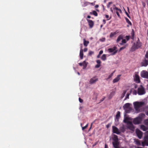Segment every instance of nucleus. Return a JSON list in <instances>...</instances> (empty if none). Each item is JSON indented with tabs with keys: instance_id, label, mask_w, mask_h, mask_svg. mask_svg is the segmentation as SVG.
<instances>
[{
	"instance_id": "16",
	"label": "nucleus",
	"mask_w": 148,
	"mask_h": 148,
	"mask_svg": "<svg viewBox=\"0 0 148 148\" xmlns=\"http://www.w3.org/2000/svg\"><path fill=\"white\" fill-rule=\"evenodd\" d=\"M87 21L88 22V24L90 27V28H92L94 25V23L91 20L88 19H87Z\"/></svg>"
},
{
	"instance_id": "10",
	"label": "nucleus",
	"mask_w": 148,
	"mask_h": 148,
	"mask_svg": "<svg viewBox=\"0 0 148 148\" xmlns=\"http://www.w3.org/2000/svg\"><path fill=\"white\" fill-rule=\"evenodd\" d=\"M98 80V79L95 77L91 78L89 81L90 83L91 84H95Z\"/></svg>"
},
{
	"instance_id": "49",
	"label": "nucleus",
	"mask_w": 148,
	"mask_h": 148,
	"mask_svg": "<svg viewBox=\"0 0 148 148\" xmlns=\"http://www.w3.org/2000/svg\"><path fill=\"white\" fill-rule=\"evenodd\" d=\"M119 11H118V12H116V13L118 16L119 17H120V16L119 13Z\"/></svg>"
},
{
	"instance_id": "46",
	"label": "nucleus",
	"mask_w": 148,
	"mask_h": 148,
	"mask_svg": "<svg viewBox=\"0 0 148 148\" xmlns=\"http://www.w3.org/2000/svg\"><path fill=\"white\" fill-rule=\"evenodd\" d=\"M100 41H102V42H103L105 40V38H102L101 39H100Z\"/></svg>"
},
{
	"instance_id": "25",
	"label": "nucleus",
	"mask_w": 148,
	"mask_h": 148,
	"mask_svg": "<svg viewBox=\"0 0 148 148\" xmlns=\"http://www.w3.org/2000/svg\"><path fill=\"white\" fill-rule=\"evenodd\" d=\"M83 41L84 45L85 47L87 46L89 43V41H86L85 38L83 39Z\"/></svg>"
},
{
	"instance_id": "6",
	"label": "nucleus",
	"mask_w": 148,
	"mask_h": 148,
	"mask_svg": "<svg viewBox=\"0 0 148 148\" xmlns=\"http://www.w3.org/2000/svg\"><path fill=\"white\" fill-rule=\"evenodd\" d=\"M145 91L144 88L142 86L138 88V93L139 95H141L145 94Z\"/></svg>"
},
{
	"instance_id": "55",
	"label": "nucleus",
	"mask_w": 148,
	"mask_h": 148,
	"mask_svg": "<svg viewBox=\"0 0 148 148\" xmlns=\"http://www.w3.org/2000/svg\"><path fill=\"white\" fill-rule=\"evenodd\" d=\"M125 13H126V14L127 15V16L129 17V18H130V17L129 16V15L127 13V12H125Z\"/></svg>"
},
{
	"instance_id": "3",
	"label": "nucleus",
	"mask_w": 148,
	"mask_h": 148,
	"mask_svg": "<svg viewBox=\"0 0 148 148\" xmlns=\"http://www.w3.org/2000/svg\"><path fill=\"white\" fill-rule=\"evenodd\" d=\"M131 105V104L127 103H125L123 106V108L126 113L129 112L131 110L132 108L130 106Z\"/></svg>"
},
{
	"instance_id": "27",
	"label": "nucleus",
	"mask_w": 148,
	"mask_h": 148,
	"mask_svg": "<svg viewBox=\"0 0 148 148\" xmlns=\"http://www.w3.org/2000/svg\"><path fill=\"white\" fill-rule=\"evenodd\" d=\"M88 63H87L85 61H84L82 62V66H83V69H85L87 66Z\"/></svg>"
},
{
	"instance_id": "26",
	"label": "nucleus",
	"mask_w": 148,
	"mask_h": 148,
	"mask_svg": "<svg viewBox=\"0 0 148 148\" xmlns=\"http://www.w3.org/2000/svg\"><path fill=\"white\" fill-rule=\"evenodd\" d=\"M140 128L142 130L144 131H146L147 130V128L145 126L143 125H141L140 126Z\"/></svg>"
},
{
	"instance_id": "37",
	"label": "nucleus",
	"mask_w": 148,
	"mask_h": 148,
	"mask_svg": "<svg viewBox=\"0 0 148 148\" xmlns=\"http://www.w3.org/2000/svg\"><path fill=\"white\" fill-rule=\"evenodd\" d=\"M120 116V113L119 112H118L117 114L116 115V118H118Z\"/></svg>"
},
{
	"instance_id": "12",
	"label": "nucleus",
	"mask_w": 148,
	"mask_h": 148,
	"mask_svg": "<svg viewBox=\"0 0 148 148\" xmlns=\"http://www.w3.org/2000/svg\"><path fill=\"white\" fill-rule=\"evenodd\" d=\"M127 127L132 130H133L134 129V126L132 122L127 124Z\"/></svg>"
},
{
	"instance_id": "20",
	"label": "nucleus",
	"mask_w": 148,
	"mask_h": 148,
	"mask_svg": "<svg viewBox=\"0 0 148 148\" xmlns=\"http://www.w3.org/2000/svg\"><path fill=\"white\" fill-rule=\"evenodd\" d=\"M113 9L114 12L116 13V12H118V11H119L120 12H121V9H119L116 7H115L114 6V7L113 8Z\"/></svg>"
},
{
	"instance_id": "19",
	"label": "nucleus",
	"mask_w": 148,
	"mask_h": 148,
	"mask_svg": "<svg viewBox=\"0 0 148 148\" xmlns=\"http://www.w3.org/2000/svg\"><path fill=\"white\" fill-rule=\"evenodd\" d=\"M115 94V92L114 91H112L108 96V97L109 99H111L112 97Z\"/></svg>"
},
{
	"instance_id": "52",
	"label": "nucleus",
	"mask_w": 148,
	"mask_h": 148,
	"mask_svg": "<svg viewBox=\"0 0 148 148\" xmlns=\"http://www.w3.org/2000/svg\"><path fill=\"white\" fill-rule=\"evenodd\" d=\"M145 57L146 58H148V51L146 53V54L145 55Z\"/></svg>"
},
{
	"instance_id": "31",
	"label": "nucleus",
	"mask_w": 148,
	"mask_h": 148,
	"mask_svg": "<svg viewBox=\"0 0 148 148\" xmlns=\"http://www.w3.org/2000/svg\"><path fill=\"white\" fill-rule=\"evenodd\" d=\"M113 75V73L110 74L109 75H108V77L106 79V80H108L110 78H111L112 77V76Z\"/></svg>"
},
{
	"instance_id": "13",
	"label": "nucleus",
	"mask_w": 148,
	"mask_h": 148,
	"mask_svg": "<svg viewBox=\"0 0 148 148\" xmlns=\"http://www.w3.org/2000/svg\"><path fill=\"white\" fill-rule=\"evenodd\" d=\"M132 120L131 118L127 116L123 120V121L124 122L126 123L127 124H128L129 123L131 122Z\"/></svg>"
},
{
	"instance_id": "38",
	"label": "nucleus",
	"mask_w": 148,
	"mask_h": 148,
	"mask_svg": "<svg viewBox=\"0 0 148 148\" xmlns=\"http://www.w3.org/2000/svg\"><path fill=\"white\" fill-rule=\"evenodd\" d=\"M88 126V124H87L85 126L82 127V130H84L85 129H86Z\"/></svg>"
},
{
	"instance_id": "48",
	"label": "nucleus",
	"mask_w": 148,
	"mask_h": 148,
	"mask_svg": "<svg viewBox=\"0 0 148 148\" xmlns=\"http://www.w3.org/2000/svg\"><path fill=\"white\" fill-rule=\"evenodd\" d=\"M125 48V47H121V48L120 49L119 51H121L122 50H123V49H124Z\"/></svg>"
},
{
	"instance_id": "56",
	"label": "nucleus",
	"mask_w": 148,
	"mask_h": 148,
	"mask_svg": "<svg viewBox=\"0 0 148 148\" xmlns=\"http://www.w3.org/2000/svg\"><path fill=\"white\" fill-rule=\"evenodd\" d=\"M79 64L80 66H82V63H79Z\"/></svg>"
},
{
	"instance_id": "43",
	"label": "nucleus",
	"mask_w": 148,
	"mask_h": 148,
	"mask_svg": "<svg viewBox=\"0 0 148 148\" xmlns=\"http://www.w3.org/2000/svg\"><path fill=\"white\" fill-rule=\"evenodd\" d=\"M96 62L98 64H99L101 63V61L99 60H97Z\"/></svg>"
},
{
	"instance_id": "64",
	"label": "nucleus",
	"mask_w": 148,
	"mask_h": 148,
	"mask_svg": "<svg viewBox=\"0 0 148 148\" xmlns=\"http://www.w3.org/2000/svg\"><path fill=\"white\" fill-rule=\"evenodd\" d=\"M146 114L148 116V111L146 112Z\"/></svg>"
},
{
	"instance_id": "18",
	"label": "nucleus",
	"mask_w": 148,
	"mask_h": 148,
	"mask_svg": "<svg viewBox=\"0 0 148 148\" xmlns=\"http://www.w3.org/2000/svg\"><path fill=\"white\" fill-rule=\"evenodd\" d=\"M79 56L80 57V58L82 59L83 58V50L82 49V47H81L80 51V53Z\"/></svg>"
},
{
	"instance_id": "15",
	"label": "nucleus",
	"mask_w": 148,
	"mask_h": 148,
	"mask_svg": "<svg viewBox=\"0 0 148 148\" xmlns=\"http://www.w3.org/2000/svg\"><path fill=\"white\" fill-rule=\"evenodd\" d=\"M121 75H118L117 77L113 80V83H115L118 82L120 79V77Z\"/></svg>"
},
{
	"instance_id": "30",
	"label": "nucleus",
	"mask_w": 148,
	"mask_h": 148,
	"mask_svg": "<svg viewBox=\"0 0 148 148\" xmlns=\"http://www.w3.org/2000/svg\"><path fill=\"white\" fill-rule=\"evenodd\" d=\"M114 140L115 141H118V138L117 136H116V135H114Z\"/></svg>"
},
{
	"instance_id": "36",
	"label": "nucleus",
	"mask_w": 148,
	"mask_h": 148,
	"mask_svg": "<svg viewBox=\"0 0 148 148\" xmlns=\"http://www.w3.org/2000/svg\"><path fill=\"white\" fill-rule=\"evenodd\" d=\"M116 34L115 33V32L114 33H111L110 34V36L111 37H113L114 35H115Z\"/></svg>"
},
{
	"instance_id": "1",
	"label": "nucleus",
	"mask_w": 148,
	"mask_h": 148,
	"mask_svg": "<svg viewBox=\"0 0 148 148\" xmlns=\"http://www.w3.org/2000/svg\"><path fill=\"white\" fill-rule=\"evenodd\" d=\"M144 102H143L136 101L133 103L134 108L137 113L139 111V108L144 104Z\"/></svg>"
},
{
	"instance_id": "32",
	"label": "nucleus",
	"mask_w": 148,
	"mask_h": 148,
	"mask_svg": "<svg viewBox=\"0 0 148 148\" xmlns=\"http://www.w3.org/2000/svg\"><path fill=\"white\" fill-rule=\"evenodd\" d=\"M86 3H87V4H86L85 5H87L89 4L91 5H95V4L93 3L86 2Z\"/></svg>"
},
{
	"instance_id": "14",
	"label": "nucleus",
	"mask_w": 148,
	"mask_h": 148,
	"mask_svg": "<svg viewBox=\"0 0 148 148\" xmlns=\"http://www.w3.org/2000/svg\"><path fill=\"white\" fill-rule=\"evenodd\" d=\"M134 80L136 82L138 83L140 82L139 77V76L137 74H136L134 77Z\"/></svg>"
},
{
	"instance_id": "59",
	"label": "nucleus",
	"mask_w": 148,
	"mask_h": 148,
	"mask_svg": "<svg viewBox=\"0 0 148 148\" xmlns=\"http://www.w3.org/2000/svg\"><path fill=\"white\" fill-rule=\"evenodd\" d=\"M110 125H109V124H108L107 125L106 127L107 128H108L110 126Z\"/></svg>"
},
{
	"instance_id": "24",
	"label": "nucleus",
	"mask_w": 148,
	"mask_h": 148,
	"mask_svg": "<svg viewBox=\"0 0 148 148\" xmlns=\"http://www.w3.org/2000/svg\"><path fill=\"white\" fill-rule=\"evenodd\" d=\"M134 142L138 145H140V140L138 139H134Z\"/></svg>"
},
{
	"instance_id": "2",
	"label": "nucleus",
	"mask_w": 148,
	"mask_h": 148,
	"mask_svg": "<svg viewBox=\"0 0 148 148\" xmlns=\"http://www.w3.org/2000/svg\"><path fill=\"white\" fill-rule=\"evenodd\" d=\"M116 42L117 43L122 45L126 43V41L125 39H123V36L121 35L118 36L116 40Z\"/></svg>"
},
{
	"instance_id": "22",
	"label": "nucleus",
	"mask_w": 148,
	"mask_h": 148,
	"mask_svg": "<svg viewBox=\"0 0 148 148\" xmlns=\"http://www.w3.org/2000/svg\"><path fill=\"white\" fill-rule=\"evenodd\" d=\"M142 144L143 146H144L145 145H146L147 146L148 145V140L145 139V140L144 141H143L142 142Z\"/></svg>"
},
{
	"instance_id": "61",
	"label": "nucleus",
	"mask_w": 148,
	"mask_h": 148,
	"mask_svg": "<svg viewBox=\"0 0 148 148\" xmlns=\"http://www.w3.org/2000/svg\"><path fill=\"white\" fill-rule=\"evenodd\" d=\"M103 22L104 23V24H105L106 23V21L105 20H103Z\"/></svg>"
},
{
	"instance_id": "58",
	"label": "nucleus",
	"mask_w": 148,
	"mask_h": 148,
	"mask_svg": "<svg viewBox=\"0 0 148 148\" xmlns=\"http://www.w3.org/2000/svg\"><path fill=\"white\" fill-rule=\"evenodd\" d=\"M98 7H99V5H97L95 6V8H97Z\"/></svg>"
},
{
	"instance_id": "9",
	"label": "nucleus",
	"mask_w": 148,
	"mask_h": 148,
	"mask_svg": "<svg viewBox=\"0 0 148 148\" xmlns=\"http://www.w3.org/2000/svg\"><path fill=\"white\" fill-rule=\"evenodd\" d=\"M141 119L137 117L134 119L133 123L135 124H138L141 123Z\"/></svg>"
},
{
	"instance_id": "33",
	"label": "nucleus",
	"mask_w": 148,
	"mask_h": 148,
	"mask_svg": "<svg viewBox=\"0 0 148 148\" xmlns=\"http://www.w3.org/2000/svg\"><path fill=\"white\" fill-rule=\"evenodd\" d=\"M125 19L126 20V21L130 25H132L131 23V22L129 20V19L127 18H125Z\"/></svg>"
},
{
	"instance_id": "60",
	"label": "nucleus",
	"mask_w": 148,
	"mask_h": 148,
	"mask_svg": "<svg viewBox=\"0 0 148 148\" xmlns=\"http://www.w3.org/2000/svg\"><path fill=\"white\" fill-rule=\"evenodd\" d=\"M100 55H99H99H98L97 56V58H99L100 57Z\"/></svg>"
},
{
	"instance_id": "41",
	"label": "nucleus",
	"mask_w": 148,
	"mask_h": 148,
	"mask_svg": "<svg viewBox=\"0 0 148 148\" xmlns=\"http://www.w3.org/2000/svg\"><path fill=\"white\" fill-rule=\"evenodd\" d=\"M94 53V52L92 51H90L89 53V55H91Z\"/></svg>"
},
{
	"instance_id": "8",
	"label": "nucleus",
	"mask_w": 148,
	"mask_h": 148,
	"mask_svg": "<svg viewBox=\"0 0 148 148\" xmlns=\"http://www.w3.org/2000/svg\"><path fill=\"white\" fill-rule=\"evenodd\" d=\"M140 75L142 77L148 79V72L145 71H143L141 72Z\"/></svg>"
},
{
	"instance_id": "29",
	"label": "nucleus",
	"mask_w": 148,
	"mask_h": 148,
	"mask_svg": "<svg viewBox=\"0 0 148 148\" xmlns=\"http://www.w3.org/2000/svg\"><path fill=\"white\" fill-rule=\"evenodd\" d=\"M144 138L148 140V131L146 132Z\"/></svg>"
},
{
	"instance_id": "17",
	"label": "nucleus",
	"mask_w": 148,
	"mask_h": 148,
	"mask_svg": "<svg viewBox=\"0 0 148 148\" xmlns=\"http://www.w3.org/2000/svg\"><path fill=\"white\" fill-rule=\"evenodd\" d=\"M112 144L114 147L115 148H119V143L118 141H115L114 142L112 143Z\"/></svg>"
},
{
	"instance_id": "40",
	"label": "nucleus",
	"mask_w": 148,
	"mask_h": 148,
	"mask_svg": "<svg viewBox=\"0 0 148 148\" xmlns=\"http://www.w3.org/2000/svg\"><path fill=\"white\" fill-rule=\"evenodd\" d=\"M129 95H130V94L129 93H127V94L126 95V96L125 97V99H128Z\"/></svg>"
},
{
	"instance_id": "42",
	"label": "nucleus",
	"mask_w": 148,
	"mask_h": 148,
	"mask_svg": "<svg viewBox=\"0 0 148 148\" xmlns=\"http://www.w3.org/2000/svg\"><path fill=\"white\" fill-rule=\"evenodd\" d=\"M145 124L148 126V120H145Z\"/></svg>"
},
{
	"instance_id": "47",
	"label": "nucleus",
	"mask_w": 148,
	"mask_h": 148,
	"mask_svg": "<svg viewBox=\"0 0 148 148\" xmlns=\"http://www.w3.org/2000/svg\"><path fill=\"white\" fill-rule=\"evenodd\" d=\"M100 66V64H97L95 66V67L96 68H98Z\"/></svg>"
},
{
	"instance_id": "23",
	"label": "nucleus",
	"mask_w": 148,
	"mask_h": 148,
	"mask_svg": "<svg viewBox=\"0 0 148 148\" xmlns=\"http://www.w3.org/2000/svg\"><path fill=\"white\" fill-rule=\"evenodd\" d=\"M145 114L143 113H141L139 114L138 116L139 118H140L141 120L142 121V119L145 117Z\"/></svg>"
},
{
	"instance_id": "7",
	"label": "nucleus",
	"mask_w": 148,
	"mask_h": 148,
	"mask_svg": "<svg viewBox=\"0 0 148 148\" xmlns=\"http://www.w3.org/2000/svg\"><path fill=\"white\" fill-rule=\"evenodd\" d=\"M136 133L139 139H141L143 135V133L138 129H137L136 130Z\"/></svg>"
},
{
	"instance_id": "34",
	"label": "nucleus",
	"mask_w": 148,
	"mask_h": 148,
	"mask_svg": "<svg viewBox=\"0 0 148 148\" xmlns=\"http://www.w3.org/2000/svg\"><path fill=\"white\" fill-rule=\"evenodd\" d=\"M92 14L94 15L95 16H97V13L95 11H93Z\"/></svg>"
},
{
	"instance_id": "63",
	"label": "nucleus",
	"mask_w": 148,
	"mask_h": 148,
	"mask_svg": "<svg viewBox=\"0 0 148 148\" xmlns=\"http://www.w3.org/2000/svg\"><path fill=\"white\" fill-rule=\"evenodd\" d=\"M107 147H108V146H107V145L106 144H105V148H106Z\"/></svg>"
},
{
	"instance_id": "44",
	"label": "nucleus",
	"mask_w": 148,
	"mask_h": 148,
	"mask_svg": "<svg viewBox=\"0 0 148 148\" xmlns=\"http://www.w3.org/2000/svg\"><path fill=\"white\" fill-rule=\"evenodd\" d=\"M105 16H106V17L108 19H107L108 20H109L110 18H109V16L108 15H105Z\"/></svg>"
},
{
	"instance_id": "5",
	"label": "nucleus",
	"mask_w": 148,
	"mask_h": 148,
	"mask_svg": "<svg viewBox=\"0 0 148 148\" xmlns=\"http://www.w3.org/2000/svg\"><path fill=\"white\" fill-rule=\"evenodd\" d=\"M116 47H114L113 48H112L108 49V51L109 53H112L111 55H115L117 52V51L116 50Z\"/></svg>"
},
{
	"instance_id": "62",
	"label": "nucleus",
	"mask_w": 148,
	"mask_h": 148,
	"mask_svg": "<svg viewBox=\"0 0 148 148\" xmlns=\"http://www.w3.org/2000/svg\"><path fill=\"white\" fill-rule=\"evenodd\" d=\"M91 17L90 16H88L87 18H90Z\"/></svg>"
},
{
	"instance_id": "54",
	"label": "nucleus",
	"mask_w": 148,
	"mask_h": 148,
	"mask_svg": "<svg viewBox=\"0 0 148 148\" xmlns=\"http://www.w3.org/2000/svg\"><path fill=\"white\" fill-rule=\"evenodd\" d=\"M84 52H86L87 51V48H85L84 49Z\"/></svg>"
},
{
	"instance_id": "51",
	"label": "nucleus",
	"mask_w": 148,
	"mask_h": 148,
	"mask_svg": "<svg viewBox=\"0 0 148 148\" xmlns=\"http://www.w3.org/2000/svg\"><path fill=\"white\" fill-rule=\"evenodd\" d=\"M79 101L81 103L83 101V100L82 99H80V98H79Z\"/></svg>"
},
{
	"instance_id": "21",
	"label": "nucleus",
	"mask_w": 148,
	"mask_h": 148,
	"mask_svg": "<svg viewBox=\"0 0 148 148\" xmlns=\"http://www.w3.org/2000/svg\"><path fill=\"white\" fill-rule=\"evenodd\" d=\"M148 65V61L145 60L142 63V66H146Z\"/></svg>"
},
{
	"instance_id": "57",
	"label": "nucleus",
	"mask_w": 148,
	"mask_h": 148,
	"mask_svg": "<svg viewBox=\"0 0 148 148\" xmlns=\"http://www.w3.org/2000/svg\"><path fill=\"white\" fill-rule=\"evenodd\" d=\"M110 11H111V12H113V10L112 9V8H110Z\"/></svg>"
},
{
	"instance_id": "28",
	"label": "nucleus",
	"mask_w": 148,
	"mask_h": 148,
	"mask_svg": "<svg viewBox=\"0 0 148 148\" xmlns=\"http://www.w3.org/2000/svg\"><path fill=\"white\" fill-rule=\"evenodd\" d=\"M106 55L103 54L101 58V59L103 61H105L106 60Z\"/></svg>"
},
{
	"instance_id": "35",
	"label": "nucleus",
	"mask_w": 148,
	"mask_h": 148,
	"mask_svg": "<svg viewBox=\"0 0 148 148\" xmlns=\"http://www.w3.org/2000/svg\"><path fill=\"white\" fill-rule=\"evenodd\" d=\"M126 92V90H124L123 91V93L122 94V95L121 96V97L122 98H123L125 96V94Z\"/></svg>"
},
{
	"instance_id": "4",
	"label": "nucleus",
	"mask_w": 148,
	"mask_h": 148,
	"mask_svg": "<svg viewBox=\"0 0 148 148\" xmlns=\"http://www.w3.org/2000/svg\"><path fill=\"white\" fill-rule=\"evenodd\" d=\"M141 45L139 40L138 39V41L136 42V43H134V45L132 47L131 51H134L136 49H137L140 47Z\"/></svg>"
},
{
	"instance_id": "39",
	"label": "nucleus",
	"mask_w": 148,
	"mask_h": 148,
	"mask_svg": "<svg viewBox=\"0 0 148 148\" xmlns=\"http://www.w3.org/2000/svg\"><path fill=\"white\" fill-rule=\"evenodd\" d=\"M112 4V2H109L108 3V4L107 5V7L108 8H109L110 7V5Z\"/></svg>"
},
{
	"instance_id": "11",
	"label": "nucleus",
	"mask_w": 148,
	"mask_h": 148,
	"mask_svg": "<svg viewBox=\"0 0 148 148\" xmlns=\"http://www.w3.org/2000/svg\"><path fill=\"white\" fill-rule=\"evenodd\" d=\"M113 132L114 133L119 134L120 133V132L116 127L115 126H112Z\"/></svg>"
},
{
	"instance_id": "45",
	"label": "nucleus",
	"mask_w": 148,
	"mask_h": 148,
	"mask_svg": "<svg viewBox=\"0 0 148 148\" xmlns=\"http://www.w3.org/2000/svg\"><path fill=\"white\" fill-rule=\"evenodd\" d=\"M126 38L127 40H126L127 41H128V40H129V39L130 36H126Z\"/></svg>"
},
{
	"instance_id": "50",
	"label": "nucleus",
	"mask_w": 148,
	"mask_h": 148,
	"mask_svg": "<svg viewBox=\"0 0 148 148\" xmlns=\"http://www.w3.org/2000/svg\"><path fill=\"white\" fill-rule=\"evenodd\" d=\"M133 94L136 95L137 94V91L136 90H134L133 92Z\"/></svg>"
},
{
	"instance_id": "53",
	"label": "nucleus",
	"mask_w": 148,
	"mask_h": 148,
	"mask_svg": "<svg viewBox=\"0 0 148 148\" xmlns=\"http://www.w3.org/2000/svg\"><path fill=\"white\" fill-rule=\"evenodd\" d=\"M103 53V51L102 50L100 51L99 52V55H101Z\"/></svg>"
}]
</instances>
